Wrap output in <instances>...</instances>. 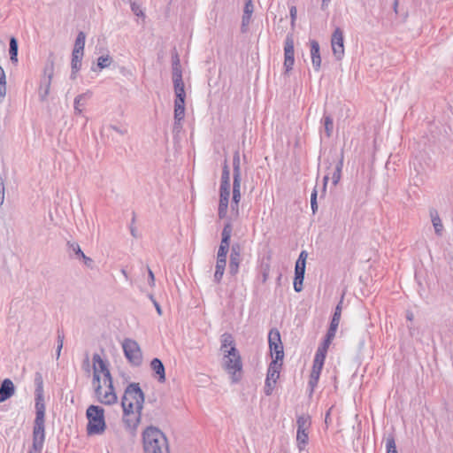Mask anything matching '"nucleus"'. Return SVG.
<instances>
[{
	"mask_svg": "<svg viewBox=\"0 0 453 453\" xmlns=\"http://www.w3.org/2000/svg\"><path fill=\"white\" fill-rule=\"evenodd\" d=\"M307 430L308 429H302V430L297 429L296 442H297V447L300 451L304 450V448H305L306 444L308 443L309 437H308V434L306 432Z\"/></svg>",
	"mask_w": 453,
	"mask_h": 453,
	"instance_id": "nucleus-26",
	"label": "nucleus"
},
{
	"mask_svg": "<svg viewBox=\"0 0 453 453\" xmlns=\"http://www.w3.org/2000/svg\"><path fill=\"white\" fill-rule=\"evenodd\" d=\"M270 270H271V266H270L269 263H264L261 265L260 278H261V282L263 284H265L267 281V280L269 278V274H270Z\"/></svg>",
	"mask_w": 453,
	"mask_h": 453,
	"instance_id": "nucleus-37",
	"label": "nucleus"
},
{
	"mask_svg": "<svg viewBox=\"0 0 453 453\" xmlns=\"http://www.w3.org/2000/svg\"><path fill=\"white\" fill-rule=\"evenodd\" d=\"M6 95V81H0V102L4 100Z\"/></svg>",
	"mask_w": 453,
	"mask_h": 453,
	"instance_id": "nucleus-57",
	"label": "nucleus"
},
{
	"mask_svg": "<svg viewBox=\"0 0 453 453\" xmlns=\"http://www.w3.org/2000/svg\"><path fill=\"white\" fill-rule=\"evenodd\" d=\"M144 403V394L140 388L139 383H130L121 400L122 408L136 409L142 411Z\"/></svg>",
	"mask_w": 453,
	"mask_h": 453,
	"instance_id": "nucleus-4",
	"label": "nucleus"
},
{
	"mask_svg": "<svg viewBox=\"0 0 453 453\" xmlns=\"http://www.w3.org/2000/svg\"><path fill=\"white\" fill-rule=\"evenodd\" d=\"M430 217L433 226L434 227L435 234L437 235H441V233L443 231V225L439 217L438 211L434 209L430 210Z\"/></svg>",
	"mask_w": 453,
	"mask_h": 453,
	"instance_id": "nucleus-23",
	"label": "nucleus"
},
{
	"mask_svg": "<svg viewBox=\"0 0 453 453\" xmlns=\"http://www.w3.org/2000/svg\"><path fill=\"white\" fill-rule=\"evenodd\" d=\"M241 197L242 196L240 195L238 201H234V196L232 197L231 214L234 216V218L239 217V203L241 201Z\"/></svg>",
	"mask_w": 453,
	"mask_h": 453,
	"instance_id": "nucleus-45",
	"label": "nucleus"
},
{
	"mask_svg": "<svg viewBox=\"0 0 453 453\" xmlns=\"http://www.w3.org/2000/svg\"><path fill=\"white\" fill-rule=\"evenodd\" d=\"M112 62V58L109 56H101L97 58V66L100 69L108 67Z\"/></svg>",
	"mask_w": 453,
	"mask_h": 453,
	"instance_id": "nucleus-42",
	"label": "nucleus"
},
{
	"mask_svg": "<svg viewBox=\"0 0 453 453\" xmlns=\"http://www.w3.org/2000/svg\"><path fill=\"white\" fill-rule=\"evenodd\" d=\"M227 252H228V250L223 249V247L222 248L219 247L217 259L221 258V259L226 260Z\"/></svg>",
	"mask_w": 453,
	"mask_h": 453,
	"instance_id": "nucleus-58",
	"label": "nucleus"
},
{
	"mask_svg": "<svg viewBox=\"0 0 453 453\" xmlns=\"http://www.w3.org/2000/svg\"><path fill=\"white\" fill-rule=\"evenodd\" d=\"M93 384L94 387L101 385L100 384V374L98 373V368H96L93 372Z\"/></svg>",
	"mask_w": 453,
	"mask_h": 453,
	"instance_id": "nucleus-59",
	"label": "nucleus"
},
{
	"mask_svg": "<svg viewBox=\"0 0 453 453\" xmlns=\"http://www.w3.org/2000/svg\"><path fill=\"white\" fill-rule=\"evenodd\" d=\"M86 97L87 94H81L74 98V112L76 114H81L82 112L81 106L83 105V103L81 102L85 101Z\"/></svg>",
	"mask_w": 453,
	"mask_h": 453,
	"instance_id": "nucleus-36",
	"label": "nucleus"
},
{
	"mask_svg": "<svg viewBox=\"0 0 453 453\" xmlns=\"http://www.w3.org/2000/svg\"><path fill=\"white\" fill-rule=\"evenodd\" d=\"M332 342H327V340H324V342L319 346V349L327 352L328 348Z\"/></svg>",
	"mask_w": 453,
	"mask_h": 453,
	"instance_id": "nucleus-64",
	"label": "nucleus"
},
{
	"mask_svg": "<svg viewBox=\"0 0 453 453\" xmlns=\"http://www.w3.org/2000/svg\"><path fill=\"white\" fill-rule=\"evenodd\" d=\"M289 12H290V18H291V25H292V27H294L296 19V14H297L296 7L292 6L290 8Z\"/></svg>",
	"mask_w": 453,
	"mask_h": 453,
	"instance_id": "nucleus-60",
	"label": "nucleus"
},
{
	"mask_svg": "<svg viewBox=\"0 0 453 453\" xmlns=\"http://www.w3.org/2000/svg\"><path fill=\"white\" fill-rule=\"evenodd\" d=\"M229 200L219 199L218 214L219 219H224L226 216Z\"/></svg>",
	"mask_w": 453,
	"mask_h": 453,
	"instance_id": "nucleus-39",
	"label": "nucleus"
},
{
	"mask_svg": "<svg viewBox=\"0 0 453 453\" xmlns=\"http://www.w3.org/2000/svg\"><path fill=\"white\" fill-rule=\"evenodd\" d=\"M322 368H323V366L319 365V367H318L317 365H312V369H311L310 378H312L314 380H319Z\"/></svg>",
	"mask_w": 453,
	"mask_h": 453,
	"instance_id": "nucleus-49",
	"label": "nucleus"
},
{
	"mask_svg": "<svg viewBox=\"0 0 453 453\" xmlns=\"http://www.w3.org/2000/svg\"><path fill=\"white\" fill-rule=\"evenodd\" d=\"M282 366V362H277V360H272L269 365L266 380H272L273 383H276L277 380L280 377V369Z\"/></svg>",
	"mask_w": 453,
	"mask_h": 453,
	"instance_id": "nucleus-18",
	"label": "nucleus"
},
{
	"mask_svg": "<svg viewBox=\"0 0 453 453\" xmlns=\"http://www.w3.org/2000/svg\"><path fill=\"white\" fill-rule=\"evenodd\" d=\"M180 65V58L176 50L172 55V65Z\"/></svg>",
	"mask_w": 453,
	"mask_h": 453,
	"instance_id": "nucleus-63",
	"label": "nucleus"
},
{
	"mask_svg": "<svg viewBox=\"0 0 453 453\" xmlns=\"http://www.w3.org/2000/svg\"><path fill=\"white\" fill-rule=\"evenodd\" d=\"M295 64L294 37L288 35L284 42V63L285 73H288L293 69Z\"/></svg>",
	"mask_w": 453,
	"mask_h": 453,
	"instance_id": "nucleus-9",
	"label": "nucleus"
},
{
	"mask_svg": "<svg viewBox=\"0 0 453 453\" xmlns=\"http://www.w3.org/2000/svg\"><path fill=\"white\" fill-rule=\"evenodd\" d=\"M144 453H170L165 434L155 426H148L142 433Z\"/></svg>",
	"mask_w": 453,
	"mask_h": 453,
	"instance_id": "nucleus-2",
	"label": "nucleus"
},
{
	"mask_svg": "<svg viewBox=\"0 0 453 453\" xmlns=\"http://www.w3.org/2000/svg\"><path fill=\"white\" fill-rule=\"evenodd\" d=\"M88 434H100L105 430L104 411L97 405H90L86 411Z\"/></svg>",
	"mask_w": 453,
	"mask_h": 453,
	"instance_id": "nucleus-3",
	"label": "nucleus"
},
{
	"mask_svg": "<svg viewBox=\"0 0 453 453\" xmlns=\"http://www.w3.org/2000/svg\"><path fill=\"white\" fill-rule=\"evenodd\" d=\"M342 301H341L335 307V310H334V315L333 317L334 318H336V319H341V315H342Z\"/></svg>",
	"mask_w": 453,
	"mask_h": 453,
	"instance_id": "nucleus-62",
	"label": "nucleus"
},
{
	"mask_svg": "<svg viewBox=\"0 0 453 453\" xmlns=\"http://www.w3.org/2000/svg\"><path fill=\"white\" fill-rule=\"evenodd\" d=\"M131 10H132V12H134V15H136L138 17H142V18L145 17L144 12H143L141 5L139 4H137L136 2H132L131 3Z\"/></svg>",
	"mask_w": 453,
	"mask_h": 453,
	"instance_id": "nucleus-46",
	"label": "nucleus"
},
{
	"mask_svg": "<svg viewBox=\"0 0 453 453\" xmlns=\"http://www.w3.org/2000/svg\"><path fill=\"white\" fill-rule=\"evenodd\" d=\"M123 409V422L125 423L127 428L130 430H134L138 426L140 420L142 411H137L136 409L130 408H122Z\"/></svg>",
	"mask_w": 453,
	"mask_h": 453,
	"instance_id": "nucleus-13",
	"label": "nucleus"
},
{
	"mask_svg": "<svg viewBox=\"0 0 453 453\" xmlns=\"http://www.w3.org/2000/svg\"><path fill=\"white\" fill-rule=\"evenodd\" d=\"M64 342V334H61L59 331H58V347H57V359L59 358L61 349L63 348Z\"/></svg>",
	"mask_w": 453,
	"mask_h": 453,
	"instance_id": "nucleus-53",
	"label": "nucleus"
},
{
	"mask_svg": "<svg viewBox=\"0 0 453 453\" xmlns=\"http://www.w3.org/2000/svg\"><path fill=\"white\" fill-rule=\"evenodd\" d=\"M175 100L185 101V85L183 80L173 81Z\"/></svg>",
	"mask_w": 453,
	"mask_h": 453,
	"instance_id": "nucleus-21",
	"label": "nucleus"
},
{
	"mask_svg": "<svg viewBox=\"0 0 453 453\" xmlns=\"http://www.w3.org/2000/svg\"><path fill=\"white\" fill-rule=\"evenodd\" d=\"M323 123H324V128H325V133L326 134V137L329 138L333 134L334 120L331 116L325 115L323 117Z\"/></svg>",
	"mask_w": 453,
	"mask_h": 453,
	"instance_id": "nucleus-32",
	"label": "nucleus"
},
{
	"mask_svg": "<svg viewBox=\"0 0 453 453\" xmlns=\"http://www.w3.org/2000/svg\"><path fill=\"white\" fill-rule=\"evenodd\" d=\"M280 331L277 328H273L270 330L268 334V343L269 346L274 345L276 343H280Z\"/></svg>",
	"mask_w": 453,
	"mask_h": 453,
	"instance_id": "nucleus-33",
	"label": "nucleus"
},
{
	"mask_svg": "<svg viewBox=\"0 0 453 453\" xmlns=\"http://www.w3.org/2000/svg\"><path fill=\"white\" fill-rule=\"evenodd\" d=\"M305 273V265L302 263H296L295 266V274H304Z\"/></svg>",
	"mask_w": 453,
	"mask_h": 453,
	"instance_id": "nucleus-56",
	"label": "nucleus"
},
{
	"mask_svg": "<svg viewBox=\"0 0 453 453\" xmlns=\"http://www.w3.org/2000/svg\"><path fill=\"white\" fill-rule=\"evenodd\" d=\"M250 20H251V16L242 14V25H241L242 33H246L248 31V27L250 23Z\"/></svg>",
	"mask_w": 453,
	"mask_h": 453,
	"instance_id": "nucleus-47",
	"label": "nucleus"
},
{
	"mask_svg": "<svg viewBox=\"0 0 453 453\" xmlns=\"http://www.w3.org/2000/svg\"><path fill=\"white\" fill-rule=\"evenodd\" d=\"M35 418L33 427V444L28 453H42L45 441V404L43 380L40 372L35 375Z\"/></svg>",
	"mask_w": 453,
	"mask_h": 453,
	"instance_id": "nucleus-1",
	"label": "nucleus"
},
{
	"mask_svg": "<svg viewBox=\"0 0 453 453\" xmlns=\"http://www.w3.org/2000/svg\"><path fill=\"white\" fill-rule=\"evenodd\" d=\"M93 370L98 368V373L108 371V365L105 361L103 360L101 356L97 353L93 355Z\"/></svg>",
	"mask_w": 453,
	"mask_h": 453,
	"instance_id": "nucleus-27",
	"label": "nucleus"
},
{
	"mask_svg": "<svg viewBox=\"0 0 453 453\" xmlns=\"http://www.w3.org/2000/svg\"><path fill=\"white\" fill-rule=\"evenodd\" d=\"M311 206L312 212L315 213L318 211L316 188L313 189L311 196Z\"/></svg>",
	"mask_w": 453,
	"mask_h": 453,
	"instance_id": "nucleus-50",
	"label": "nucleus"
},
{
	"mask_svg": "<svg viewBox=\"0 0 453 453\" xmlns=\"http://www.w3.org/2000/svg\"><path fill=\"white\" fill-rule=\"evenodd\" d=\"M220 342V349L223 353H225V350H229V349L235 348L234 339L233 335L229 333H224L221 335Z\"/></svg>",
	"mask_w": 453,
	"mask_h": 453,
	"instance_id": "nucleus-22",
	"label": "nucleus"
},
{
	"mask_svg": "<svg viewBox=\"0 0 453 453\" xmlns=\"http://www.w3.org/2000/svg\"><path fill=\"white\" fill-rule=\"evenodd\" d=\"M297 429H308L311 426V419L308 415H301L296 419Z\"/></svg>",
	"mask_w": 453,
	"mask_h": 453,
	"instance_id": "nucleus-34",
	"label": "nucleus"
},
{
	"mask_svg": "<svg viewBox=\"0 0 453 453\" xmlns=\"http://www.w3.org/2000/svg\"><path fill=\"white\" fill-rule=\"evenodd\" d=\"M230 184H220L219 187V199L229 200L230 196Z\"/></svg>",
	"mask_w": 453,
	"mask_h": 453,
	"instance_id": "nucleus-41",
	"label": "nucleus"
},
{
	"mask_svg": "<svg viewBox=\"0 0 453 453\" xmlns=\"http://www.w3.org/2000/svg\"><path fill=\"white\" fill-rule=\"evenodd\" d=\"M67 246L69 252H73L75 258L81 259L88 267L93 266V260L84 254L77 242H67Z\"/></svg>",
	"mask_w": 453,
	"mask_h": 453,
	"instance_id": "nucleus-14",
	"label": "nucleus"
},
{
	"mask_svg": "<svg viewBox=\"0 0 453 453\" xmlns=\"http://www.w3.org/2000/svg\"><path fill=\"white\" fill-rule=\"evenodd\" d=\"M185 117V101L174 100L173 118L176 122L182 121Z\"/></svg>",
	"mask_w": 453,
	"mask_h": 453,
	"instance_id": "nucleus-25",
	"label": "nucleus"
},
{
	"mask_svg": "<svg viewBox=\"0 0 453 453\" xmlns=\"http://www.w3.org/2000/svg\"><path fill=\"white\" fill-rule=\"evenodd\" d=\"M134 222H135V214L134 212L133 213V218H132V220H131V225L129 226V229H130V234L131 235L134 237V238H138V234H137V229L136 227L134 226Z\"/></svg>",
	"mask_w": 453,
	"mask_h": 453,
	"instance_id": "nucleus-54",
	"label": "nucleus"
},
{
	"mask_svg": "<svg viewBox=\"0 0 453 453\" xmlns=\"http://www.w3.org/2000/svg\"><path fill=\"white\" fill-rule=\"evenodd\" d=\"M242 248L240 243L235 242L231 246L230 250V261H229V273L235 276L239 273L240 264L242 262Z\"/></svg>",
	"mask_w": 453,
	"mask_h": 453,
	"instance_id": "nucleus-11",
	"label": "nucleus"
},
{
	"mask_svg": "<svg viewBox=\"0 0 453 453\" xmlns=\"http://www.w3.org/2000/svg\"><path fill=\"white\" fill-rule=\"evenodd\" d=\"M15 393V387L10 379H4L0 385V403L12 397Z\"/></svg>",
	"mask_w": 453,
	"mask_h": 453,
	"instance_id": "nucleus-16",
	"label": "nucleus"
},
{
	"mask_svg": "<svg viewBox=\"0 0 453 453\" xmlns=\"http://www.w3.org/2000/svg\"><path fill=\"white\" fill-rule=\"evenodd\" d=\"M303 279L304 274H295L294 289L296 292H301L303 290Z\"/></svg>",
	"mask_w": 453,
	"mask_h": 453,
	"instance_id": "nucleus-43",
	"label": "nucleus"
},
{
	"mask_svg": "<svg viewBox=\"0 0 453 453\" xmlns=\"http://www.w3.org/2000/svg\"><path fill=\"white\" fill-rule=\"evenodd\" d=\"M103 392V388L101 385L96 386L95 395L98 400L103 404L111 405L117 403L118 397L115 393L113 386L111 388H108Z\"/></svg>",
	"mask_w": 453,
	"mask_h": 453,
	"instance_id": "nucleus-12",
	"label": "nucleus"
},
{
	"mask_svg": "<svg viewBox=\"0 0 453 453\" xmlns=\"http://www.w3.org/2000/svg\"><path fill=\"white\" fill-rule=\"evenodd\" d=\"M340 319L332 318L329 328H331L332 331H337V328L339 326Z\"/></svg>",
	"mask_w": 453,
	"mask_h": 453,
	"instance_id": "nucleus-61",
	"label": "nucleus"
},
{
	"mask_svg": "<svg viewBox=\"0 0 453 453\" xmlns=\"http://www.w3.org/2000/svg\"><path fill=\"white\" fill-rule=\"evenodd\" d=\"M150 368L154 372V377L158 382L164 383L165 381V369L162 361L155 357L150 362Z\"/></svg>",
	"mask_w": 453,
	"mask_h": 453,
	"instance_id": "nucleus-15",
	"label": "nucleus"
},
{
	"mask_svg": "<svg viewBox=\"0 0 453 453\" xmlns=\"http://www.w3.org/2000/svg\"><path fill=\"white\" fill-rule=\"evenodd\" d=\"M311 58L314 70L317 72L319 71L321 66L319 44L315 40L311 41Z\"/></svg>",
	"mask_w": 453,
	"mask_h": 453,
	"instance_id": "nucleus-17",
	"label": "nucleus"
},
{
	"mask_svg": "<svg viewBox=\"0 0 453 453\" xmlns=\"http://www.w3.org/2000/svg\"><path fill=\"white\" fill-rule=\"evenodd\" d=\"M4 179L0 176V206L4 202Z\"/></svg>",
	"mask_w": 453,
	"mask_h": 453,
	"instance_id": "nucleus-55",
	"label": "nucleus"
},
{
	"mask_svg": "<svg viewBox=\"0 0 453 453\" xmlns=\"http://www.w3.org/2000/svg\"><path fill=\"white\" fill-rule=\"evenodd\" d=\"M54 73V65L51 62L44 68V76L41 80L39 87V97L41 101H45L50 94L51 81Z\"/></svg>",
	"mask_w": 453,
	"mask_h": 453,
	"instance_id": "nucleus-8",
	"label": "nucleus"
},
{
	"mask_svg": "<svg viewBox=\"0 0 453 453\" xmlns=\"http://www.w3.org/2000/svg\"><path fill=\"white\" fill-rule=\"evenodd\" d=\"M276 383H273L272 380H266L265 383L264 391L266 395H271L273 394V388Z\"/></svg>",
	"mask_w": 453,
	"mask_h": 453,
	"instance_id": "nucleus-51",
	"label": "nucleus"
},
{
	"mask_svg": "<svg viewBox=\"0 0 453 453\" xmlns=\"http://www.w3.org/2000/svg\"><path fill=\"white\" fill-rule=\"evenodd\" d=\"M10 58L12 63L18 62V41L14 36L10 38L9 42Z\"/></svg>",
	"mask_w": 453,
	"mask_h": 453,
	"instance_id": "nucleus-28",
	"label": "nucleus"
},
{
	"mask_svg": "<svg viewBox=\"0 0 453 453\" xmlns=\"http://www.w3.org/2000/svg\"><path fill=\"white\" fill-rule=\"evenodd\" d=\"M220 184H230V169L227 165L226 159H225L224 165L222 168Z\"/></svg>",
	"mask_w": 453,
	"mask_h": 453,
	"instance_id": "nucleus-35",
	"label": "nucleus"
},
{
	"mask_svg": "<svg viewBox=\"0 0 453 453\" xmlns=\"http://www.w3.org/2000/svg\"><path fill=\"white\" fill-rule=\"evenodd\" d=\"M233 179L234 199V201H238L242 181L241 157L238 150H235L233 155Z\"/></svg>",
	"mask_w": 453,
	"mask_h": 453,
	"instance_id": "nucleus-7",
	"label": "nucleus"
},
{
	"mask_svg": "<svg viewBox=\"0 0 453 453\" xmlns=\"http://www.w3.org/2000/svg\"><path fill=\"white\" fill-rule=\"evenodd\" d=\"M343 162L341 159L335 165L334 172L332 173V183L334 186H336L341 180V174L342 170Z\"/></svg>",
	"mask_w": 453,
	"mask_h": 453,
	"instance_id": "nucleus-31",
	"label": "nucleus"
},
{
	"mask_svg": "<svg viewBox=\"0 0 453 453\" xmlns=\"http://www.w3.org/2000/svg\"><path fill=\"white\" fill-rule=\"evenodd\" d=\"M103 375H104V383L106 385V387L111 388V386H113V382H112V377L110 372V370L103 372Z\"/></svg>",
	"mask_w": 453,
	"mask_h": 453,
	"instance_id": "nucleus-52",
	"label": "nucleus"
},
{
	"mask_svg": "<svg viewBox=\"0 0 453 453\" xmlns=\"http://www.w3.org/2000/svg\"><path fill=\"white\" fill-rule=\"evenodd\" d=\"M85 40H86V35L84 32H79L75 42H74V48L73 51H75L77 53H84V47H85Z\"/></svg>",
	"mask_w": 453,
	"mask_h": 453,
	"instance_id": "nucleus-30",
	"label": "nucleus"
},
{
	"mask_svg": "<svg viewBox=\"0 0 453 453\" xmlns=\"http://www.w3.org/2000/svg\"><path fill=\"white\" fill-rule=\"evenodd\" d=\"M226 265V260L225 259H217L216 261V266H215V273H214V281L216 283H219L222 280V277L225 273Z\"/></svg>",
	"mask_w": 453,
	"mask_h": 453,
	"instance_id": "nucleus-24",
	"label": "nucleus"
},
{
	"mask_svg": "<svg viewBox=\"0 0 453 453\" xmlns=\"http://www.w3.org/2000/svg\"><path fill=\"white\" fill-rule=\"evenodd\" d=\"M172 78H173V81L183 80L180 65H172Z\"/></svg>",
	"mask_w": 453,
	"mask_h": 453,
	"instance_id": "nucleus-44",
	"label": "nucleus"
},
{
	"mask_svg": "<svg viewBox=\"0 0 453 453\" xmlns=\"http://www.w3.org/2000/svg\"><path fill=\"white\" fill-rule=\"evenodd\" d=\"M331 46L333 54L337 60H341L344 56V37L343 31L336 27L331 37Z\"/></svg>",
	"mask_w": 453,
	"mask_h": 453,
	"instance_id": "nucleus-10",
	"label": "nucleus"
},
{
	"mask_svg": "<svg viewBox=\"0 0 453 453\" xmlns=\"http://www.w3.org/2000/svg\"><path fill=\"white\" fill-rule=\"evenodd\" d=\"M387 453H397L395 437L388 435L386 440Z\"/></svg>",
	"mask_w": 453,
	"mask_h": 453,
	"instance_id": "nucleus-40",
	"label": "nucleus"
},
{
	"mask_svg": "<svg viewBox=\"0 0 453 453\" xmlns=\"http://www.w3.org/2000/svg\"><path fill=\"white\" fill-rule=\"evenodd\" d=\"M269 348L272 355H275L273 360H277V362H282V359L284 357V349L282 342L269 346Z\"/></svg>",
	"mask_w": 453,
	"mask_h": 453,
	"instance_id": "nucleus-29",
	"label": "nucleus"
},
{
	"mask_svg": "<svg viewBox=\"0 0 453 453\" xmlns=\"http://www.w3.org/2000/svg\"><path fill=\"white\" fill-rule=\"evenodd\" d=\"M83 58V53H77L75 51L72 52V61H71V66H72V73L70 75V78L72 80L76 79V73L81 67V60Z\"/></svg>",
	"mask_w": 453,
	"mask_h": 453,
	"instance_id": "nucleus-20",
	"label": "nucleus"
},
{
	"mask_svg": "<svg viewBox=\"0 0 453 453\" xmlns=\"http://www.w3.org/2000/svg\"><path fill=\"white\" fill-rule=\"evenodd\" d=\"M326 353L327 352L318 349L314 357L313 365H317L318 367L319 365L323 366Z\"/></svg>",
	"mask_w": 453,
	"mask_h": 453,
	"instance_id": "nucleus-38",
	"label": "nucleus"
},
{
	"mask_svg": "<svg viewBox=\"0 0 453 453\" xmlns=\"http://www.w3.org/2000/svg\"><path fill=\"white\" fill-rule=\"evenodd\" d=\"M124 355L133 366H140L142 363V353L138 342L133 339L126 338L122 342Z\"/></svg>",
	"mask_w": 453,
	"mask_h": 453,
	"instance_id": "nucleus-6",
	"label": "nucleus"
},
{
	"mask_svg": "<svg viewBox=\"0 0 453 453\" xmlns=\"http://www.w3.org/2000/svg\"><path fill=\"white\" fill-rule=\"evenodd\" d=\"M245 5L243 9V14L251 16L254 12V5L252 0H244Z\"/></svg>",
	"mask_w": 453,
	"mask_h": 453,
	"instance_id": "nucleus-48",
	"label": "nucleus"
},
{
	"mask_svg": "<svg viewBox=\"0 0 453 453\" xmlns=\"http://www.w3.org/2000/svg\"><path fill=\"white\" fill-rule=\"evenodd\" d=\"M225 370L232 375V380L237 382L240 380L242 369V358L236 348L225 350L223 357Z\"/></svg>",
	"mask_w": 453,
	"mask_h": 453,
	"instance_id": "nucleus-5",
	"label": "nucleus"
},
{
	"mask_svg": "<svg viewBox=\"0 0 453 453\" xmlns=\"http://www.w3.org/2000/svg\"><path fill=\"white\" fill-rule=\"evenodd\" d=\"M232 231H233L232 224L230 221H227L225 224L222 233H221V242L219 244V248L223 247V249L229 250Z\"/></svg>",
	"mask_w": 453,
	"mask_h": 453,
	"instance_id": "nucleus-19",
	"label": "nucleus"
}]
</instances>
